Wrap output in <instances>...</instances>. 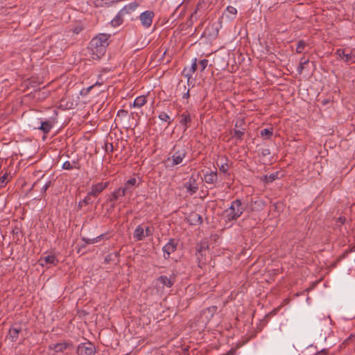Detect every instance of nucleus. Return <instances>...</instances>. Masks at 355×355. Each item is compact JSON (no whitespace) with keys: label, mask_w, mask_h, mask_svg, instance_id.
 <instances>
[{"label":"nucleus","mask_w":355,"mask_h":355,"mask_svg":"<svg viewBox=\"0 0 355 355\" xmlns=\"http://www.w3.org/2000/svg\"><path fill=\"white\" fill-rule=\"evenodd\" d=\"M185 187L187 191L191 194L195 193L198 191V186L193 175L190 177L189 181L185 184Z\"/></svg>","instance_id":"12"},{"label":"nucleus","mask_w":355,"mask_h":355,"mask_svg":"<svg viewBox=\"0 0 355 355\" xmlns=\"http://www.w3.org/2000/svg\"><path fill=\"white\" fill-rule=\"evenodd\" d=\"M236 8L232 6H228L223 13L225 17L230 21L234 20L236 18Z\"/></svg>","instance_id":"16"},{"label":"nucleus","mask_w":355,"mask_h":355,"mask_svg":"<svg viewBox=\"0 0 355 355\" xmlns=\"http://www.w3.org/2000/svg\"><path fill=\"white\" fill-rule=\"evenodd\" d=\"M51 181H47L41 189V193H45L48 188L50 187Z\"/></svg>","instance_id":"36"},{"label":"nucleus","mask_w":355,"mask_h":355,"mask_svg":"<svg viewBox=\"0 0 355 355\" xmlns=\"http://www.w3.org/2000/svg\"><path fill=\"white\" fill-rule=\"evenodd\" d=\"M309 62V60L302 58L300 59V64L297 67V71L301 73L304 69V65Z\"/></svg>","instance_id":"30"},{"label":"nucleus","mask_w":355,"mask_h":355,"mask_svg":"<svg viewBox=\"0 0 355 355\" xmlns=\"http://www.w3.org/2000/svg\"><path fill=\"white\" fill-rule=\"evenodd\" d=\"M336 54L345 62H355V54L352 51L348 53L345 49H339L336 51Z\"/></svg>","instance_id":"6"},{"label":"nucleus","mask_w":355,"mask_h":355,"mask_svg":"<svg viewBox=\"0 0 355 355\" xmlns=\"http://www.w3.org/2000/svg\"><path fill=\"white\" fill-rule=\"evenodd\" d=\"M326 354H327L326 349H322V351L316 353L315 355H326Z\"/></svg>","instance_id":"43"},{"label":"nucleus","mask_w":355,"mask_h":355,"mask_svg":"<svg viewBox=\"0 0 355 355\" xmlns=\"http://www.w3.org/2000/svg\"><path fill=\"white\" fill-rule=\"evenodd\" d=\"M208 64V60L206 59H202L199 62V67L200 68V71H203Z\"/></svg>","instance_id":"32"},{"label":"nucleus","mask_w":355,"mask_h":355,"mask_svg":"<svg viewBox=\"0 0 355 355\" xmlns=\"http://www.w3.org/2000/svg\"><path fill=\"white\" fill-rule=\"evenodd\" d=\"M197 68V58L192 60L191 65L189 67H184L182 73L187 79H192L193 74L196 71Z\"/></svg>","instance_id":"9"},{"label":"nucleus","mask_w":355,"mask_h":355,"mask_svg":"<svg viewBox=\"0 0 355 355\" xmlns=\"http://www.w3.org/2000/svg\"><path fill=\"white\" fill-rule=\"evenodd\" d=\"M69 346L66 343L52 344L49 346L50 349H53L55 352H61L64 351Z\"/></svg>","instance_id":"23"},{"label":"nucleus","mask_w":355,"mask_h":355,"mask_svg":"<svg viewBox=\"0 0 355 355\" xmlns=\"http://www.w3.org/2000/svg\"><path fill=\"white\" fill-rule=\"evenodd\" d=\"M144 234H145V237L151 235L152 231H151L150 228L148 227H146V230H144Z\"/></svg>","instance_id":"39"},{"label":"nucleus","mask_w":355,"mask_h":355,"mask_svg":"<svg viewBox=\"0 0 355 355\" xmlns=\"http://www.w3.org/2000/svg\"><path fill=\"white\" fill-rule=\"evenodd\" d=\"M5 179L6 178L4 176L0 179V184L3 185L4 184Z\"/></svg>","instance_id":"49"},{"label":"nucleus","mask_w":355,"mask_h":355,"mask_svg":"<svg viewBox=\"0 0 355 355\" xmlns=\"http://www.w3.org/2000/svg\"><path fill=\"white\" fill-rule=\"evenodd\" d=\"M109 35L101 33L93 37L89 43V52L92 59L99 60L102 58L108 45Z\"/></svg>","instance_id":"1"},{"label":"nucleus","mask_w":355,"mask_h":355,"mask_svg":"<svg viewBox=\"0 0 355 355\" xmlns=\"http://www.w3.org/2000/svg\"><path fill=\"white\" fill-rule=\"evenodd\" d=\"M21 331V327L19 326H12L9 329V338L11 341L15 342L19 338V334Z\"/></svg>","instance_id":"15"},{"label":"nucleus","mask_w":355,"mask_h":355,"mask_svg":"<svg viewBox=\"0 0 355 355\" xmlns=\"http://www.w3.org/2000/svg\"><path fill=\"white\" fill-rule=\"evenodd\" d=\"M181 119L180 123L184 126V130L185 131L189 126V123L191 121V117L189 113H183L181 115Z\"/></svg>","instance_id":"21"},{"label":"nucleus","mask_w":355,"mask_h":355,"mask_svg":"<svg viewBox=\"0 0 355 355\" xmlns=\"http://www.w3.org/2000/svg\"><path fill=\"white\" fill-rule=\"evenodd\" d=\"M189 89H187V91L183 94L182 98L183 99H188L189 98Z\"/></svg>","instance_id":"40"},{"label":"nucleus","mask_w":355,"mask_h":355,"mask_svg":"<svg viewBox=\"0 0 355 355\" xmlns=\"http://www.w3.org/2000/svg\"><path fill=\"white\" fill-rule=\"evenodd\" d=\"M326 354H327L326 349H322V351L316 353L315 355H326Z\"/></svg>","instance_id":"44"},{"label":"nucleus","mask_w":355,"mask_h":355,"mask_svg":"<svg viewBox=\"0 0 355 355\" xmlns=\"http://www.w3.org/2000/svg\"><path fill=\"white\" fill-rule=\"evenodd\" d=\"M235 126L239 127L238 122L236 123Z\"/></svg>","instance_id":"53"},{"label":"nucleus","mask_w":355,"mask_h":355,"mask_svg":"<svg viewBox=\"0 0 355 355\" xmlns=\"http://www.w3.org/2000/svg\"><path fill=\"white\" fill-rule=\"evenodd\" d=\"M138 7V3L136 2L130 3L128 5H125L119 12V14L121 15H125L128 14L134 10H136V8Z\"/></svg>","instance_id":"20"},{"label":"nucleus","mask_w":355,"mask_h":355,"mask_svg":"<svg viewBox=\"0 0 355 355\" xmlns=\"http://www.w3.org/2000/svg\"><path fill=\"white\" fill-rule=\"evenodd\" d=\"M93 87H94V85H92V86L89 87L87 88V92H89Z\"/></svg>","instance_id":"50"},{"label":"nucleus","mask_w":355,"mask_h":355,"mask_svg":"<svg viewBox=\"0 0 355 355\" xmlns=\"http://www.w3.org/2000/svg\"><path fill=\"white\" fill-rule=\"evenodd\" d=\"M103 236V235L98 236L93 239H88L83 237L82 239L85 242V244H92L97 243L100 241L101 238Z\"/></svg>","instance_id":"26"},{"label":"nucleus","mask_w":355,"mask_h":355,"mask_svg":"<svg viewBox=\"0 0 355 355\" xmlns=\"http://www.w3.org/2000/svg\"><path fill=\"white\" fill-rule=\"evenodd\" d=\"M188 221L192 225H200L202 223V218L200 214L197 213H193L189 215Z\"/></svg>","instance_id":"19"},{"label":"nucleus","mask_w":355,"mask_h":355,"mask_svg":"<svg viewBox=\"0 0 355 355\" xmlns=\"http://www.w3.org/2000/svg\"><path fill=\"white\" fill-rule=\"evenodd\" d=\"M174 284V280L171 277L165 275H161L157 279V284H161L163 287L171 288Z\"/></svg>","instance_id":"14"},{"label":"nucleus","mask_w":355,"mask_h":355,"mask_svg":"<svg viewBox=\"0 0 355 355\" xmlns=\"http://www.w3.org/2000/svg\"><path fill=\"white\" fill-rule=\"evenodd\" d=\"M187 155V149L184 147L175 146L171 153V156L167 158L168 166L173 167L182 164Z\"/></svg>","instance_id":"3"},{"label":"nucleus","mask_w":355,"mask_h":355,"mask_svg":"<svg viewBox=\"0 0 355 355\" xmlns=\"http://www.w3.org/2000/svg\"><path fill=\"white\" fill-rule=\"evenodd\" d=\"M109 183L107 182H98L96 184L92 185V190L89 193V195H92L93 196H97L100 193H101L107 187Z\"/></svg>","instance_id":"11"},{"label":"nucleus","mask_w":355,"mask_h":355,"mask_svg":"<svg viewBox=\"0 0 355 355\" xmlns=\"http://www.w3.org/2000/svg\"><path fill=\"white\" fill-rule=\"evenodd\" d=\"M112 23L114 26H119L122 23V19L120 17L117 16L112 20Z\"/></svg>","instance_id":"35"},{"label":"nucleus","mask_w":355,"mask_h":355,"mask_svg":"<svg viewBox=\"0 0 355 355\" xmlns=\"http://www.w3.org/2000/svg\"><path fill=\"white\" fill-rule=\"evenodd\" d=\"M38 123L40 125L37 128L46 134L49 133L53 128V124L50 121H43L40 120Z\"/></svg>","instance_id":"17"},{"label":"nucleus","mask_w":355,"mask_h":355,"mask_svg":"<svg viewBox=\"0 0 355 355\" xmlns=\"http://www.w3.org/2000/svg\"><path fill=\"white\" fill-rule=\"evenodd\" d=\"M83 202H82V201L79 202V205H80V206H82V205H83Z\"/></svg>","instance_id":"52"},{"label":"nucleus","mask_w":355,"mask_h":355,"mask_svg":"<svg viewBox=\"0 0 355 355\" xmlns=\"http://www.w3.org/2000/svg\"><path fill=\"white\" fill-rule=\"evenodd\" d=\"M133 236L137 241H141L145 238L144 229L141 225H138L136 227Z\"/></svg>","instance_id":"22"},{"label":"nucleus","mask_w":355,"mask_h":355,"mask_svg":"<svg viewBox=\"0 0 355 355\" xmlns=\"http://www.w3.org/2000/svg\"><path fill=\"white\" fill-rule=\"evenodd\" d=\"M146 96H139L135 99L131 107L140 108L143 105H144L146 104Z\"/></svg>","instance_id":"24"},{"label":"nucleus","mask_w":355,"mask_h":355,"mask_svg":"<svg viewBox=\"0 0 355 355\" xmlns=\"http://www.w3.org/2000/svg\"><path fill=\"white\" fill-rule=\"evenodd\" d=\"M218 180V175L216 171H211L205 174L203 180L207 184H214Z\"/></svg>","instance_id":"18"},{"label":"nucleus","mask_w":355,"mask_h":355,"mask_svg":"<svg viewBox=\"0 0 355 355\" xmlns=\"http://www.w3.org/2000/svg\"><path fill=\"white\" fill-rule=\"evenodd\" d=\"M127 114H128V112L125 110H120L117 112L118 116H126Z\"/></svg>","instance_id":"37"},{"label":"nucleus","mask_w":355,"mask_h":355,"mask_svg":"<svg viewBox=\"0 0 355 355\" xmlns=\"http://www.w3.org/2000/svg\"><path fill=\"white\" fill-rule=\"evenodd\" d=\"M260 135L262 137L270 139L272 135V129L265 128L261 130Z\"/></svg>","instance_id":"27"},{"label":"nucleus","mask_w":355,"mask_h":355,"mask_svg":"<svg viewBox=\"0 0 355 355\" xmlns=\"http://www.w3.org/2000/svg\"><path fill=\"white\" fill-rule=\"evenodd\" d=\"M40 263L42 266L49 268L50 266H56L58 263V259L55 255L49 254L41 257Z\"/></svg>","instance_id":"7"},{"label":"nucleus","mask_w":355,"mask_h":355,"mask_svg":"<svg viewBox=\"0 0 355 355\" xmlns=\"http://www.w3.org/2000/svg\"><path fill=\"white\" fill-rule=\"evenodd\" d=\"M153 355H163V354L159 352H156Z\"/></svg>","instance_id":"51"},{"label":"nucleus","mask_w":355,"mask_h":355,"mask_svg":"<svg viewBox=\"0 0 355 355\" xmlns=\"http://www.w3.org/2000/svg\"><path fill=\"white\" fill-rule=\"evenodd\" d=\"M306 46V43L303 40H300L297 44L296 52L298 53H302L304 50Z\"/></svg>","instance_id":"28"},{"label":"nucleus","mask_w":355,"mask_h":355,"mask_svg":"<svg viewBox=\"0 0 355 355\" xmlns=\"http://www.w3.org/2000/svg\"><path fill=\"white\" fill-rule=\"evenodd\" d=\"M263 155H269L270 154V150L268 149H266L263 151Z\"/></svg>","instance_id":"47"},{"label":"nucleus","mask_w":355,"mask_h":355,"mask_svg":"<svg viewBox=\"0 0 355 355\" xmlns=\"http://www.w3.org/2000/svg\"><path fill=\"white\" fill-rule=\"evenodd\" d=\"M91 195H89L85 198V199L82 201L84 204H89L90 202V196Z\"/></svg>","instance_id":"41"},{"label":"nucleus","mask_w":355,"mask_h":355,"mask_svg":"<svg viewBox=\"0 0 355 355\" xmlns=\"http://www.w3.org/2000/svg\"><path fill=\"white\" fill-rule=\"evenodd\" d=\"M217 309L218 308L216 306H211L204 309L201 312V318L205 319V320L207 322L209 321L216 313Z\"/></svg>","instance_id":"10"},{"label":"nucleus","mask_w":355,"mask_h":355,"mask_svg":"<svg viewBox=\"0 0 355 355\" xmlns=\"http://www.w3.org/2000/svg\"><path fill=\"white\" fill-rule=\"evenodd\" d=\"M228 169V166L227 164H222L220 166V171L223 172V173H225Z\"/></svg>","instance_id":"38"},{"label":"nucleus","mask_w":355,"mask_h":355,"mask_svg":"<svg viewBox=\"0 0 355 355\" xmlns=\"http://www.w3.org/2000/svg\"><path fill=\"white\" fill-rule=\"evenodd\" d=\"M105 150L107 153H112L114 150V147H113L112 144L105 143Z\"/></svg>","instance_id":"34"},{"label":"nucleus","mask_w":355,"mask_h":355,"mask_svg":"<svg viewBox=\"0 0 355 355\" xmlns=\"http://www.w3.org/2000/svg\"><path fill=\"white\" fill-rule=\"evenodd\" d=\"M139 185L138 180L135 178H132L129 179L125 184V187L123 188H127V193H132V191L130 188L132 187H137Z\"/></svg>","instance_id":"25"},{"label":"nucleus","mask_w":355,"mask_h":355,"mask_svg":"<svg viewBox=\"0 0 355 355\" xmlns=\"http://www.w3.org/2000/svg\"><path fill=\"white\" fill-rule=\"evenodd\" d=\"M193 80L192 79H187V84L189 85H192V86H193Z\"/></svg>","instance_id":"48"},{"label":"nucleus","mask_w":355,"mask_h":355,"mask_svg":"<svg viewBox=\"0 0 355 355\" xmlns=\"http://www.w3.org/2000/svg\"><path fill=\"white\" fill-rule=\"evenodd\" d=\"M177 245L175 243L173 239H171L165 245H164L162 250L164 252V257L165 259H168L170 254L176 250Z\"/></svg>","instance_id":"8"},{"label":"nucleus","mask_w":355,"mask_h":355,"mask_svg":"<svg viewBox=\"0 0 355 355\" xmlns=\"http://www.w3.org/2000/svg\"><path fill=\"white\" fill-rule=\"evenodd\" d=\"M158 118L162 121H168V124L171 123V121H169L170 116L165 112L160 113L158 116Z\"/></svg>","instance_id":"31"},{"label":"nucleus","mask_w":355,"mask_h":355,"mask_svg":"<svg viewBox=\"0 0 355 355\" xmlns=\"http://www.w3.org/2000/svg\"><path fill=\"white\" fill-rule=\"evenodd\" d=\"M76 352L78 355H94L96 348L90 342L83 343L78 345Z\"/></svg>","instance_id":"4"},{"label":"nucleus","mask_w":355,"mask_h":355,"mask_svg":"<svg viewBox=\"0 0 355 355\" xmlns=\"http://www.w3.org/2000/svg\"><path fill=\"white\" fill-rule=\"evenodd\" d=\"M338 220L341 223L343 224L345 222V218L344 217H339Z\"/></svg>","instance_id":"46"},{"label":"nucleus","mask_w":355,"mask_h":355,"mask_svg":"<svg viewBox=\"0 0 355 355\" xmlns=\"http://www.w3.org/2000/svg\"><path fill=\"white\" fill-rule=\"evenodd\" d=\"M245 129L234 130L233 133V137L236 139H241L244 135Z\"/></svg>","instance_id":"29"},{"label":"nucleus","mask_w":355,"mask_h":355,"mask_svg":"<svg viewBox=\"0 0 355 355\" xmlns=\"http://www.w3.org/2000/svg\"><path fill=\"white\" fill-rule=\"evenodd\" d=\"M82 28L80 27H76L73 29V33L78 34L81 31Z\"/></svg>","instance_id":"45"},{"label":"nucleus","mask_w":355,"mask_h":355,"mask_svg":"<svg viewBox=\"0 0 355 355\" xmlns=\"http://www.w3.org/2000/svg\"><path fill=\"white\" fill-rule=\"evenodd\" d=\"M62 168L65 170H70L73 168V166L69 161H66L62 164Z\"/></svg>","instance_id":"33"},{"label":"nucleus","mask_w":355,"mask_h":355,"mask_svg":"<svg viewBox=\"0 0 355 355\" xmlns=\"http://www.w3.org/2000/svg\"><path fill=\"white\" fill-rule=\"evenodd\" d=\"M126 193L127 188L119 187L112 192L108 200L110 202H114L117 200L120 197L124 196Z\"/></svg>","instance_id":"13"},{"label":"nucleus","mask_w":355,"mask_h":355,"mask_svg":"<svg viewBox=\"0 0 355 355\" xmlns=\"http://www.w3.org/2000/svg\"><path fill=\"white\" fill-rule=\"evenodd\" d=\"M245 207L240 200L236 199L232 202L231 205L225 210L224 217L227 221L237 220L243 213Z\"/></svg>","instance_id":"2"},{"label":"nucleus","mask_w":355,"mask_h":355,"mask_svg":"<svg viewBox=\"0 0 355 355\" xmlns=\"http://www.w3.org/2000/svg\"><path fill=\"white\" fill-rule=\"evenodd\" d=\"M155 17V13L152 10H146L140 14L139 19L141 21V25L145 28H149L153 23V18Z\"/></svg>","instance_id":"5"},{"label":"nucleus","mask_w":355,"mask_h":355,"mask_svg":"<svg viewBox=\"0 0 355 355\" xmlns=\"http://www.w3.org/2000/svg\"><path fill=\"white\" fill-rule=\"evenodd\" d=\"M276 178H277V175H275V174H274V173L270 174V175H269V179H270V180L271 182H272V181H273V180H275Z\"/></svg>","instance_id":"42"},{"label":"nucleus","mask_w":355,"mask_h":355,"mask_svg":"<svg viewBox=\"0 0 355 355\" xmlns=\"http://www.w3.org/2000/svg\"><path fill=\"white\" fill-rule=\"evenodd\" d=\"M354 251H355V248H354Z\"/></svg>","instance_id":"54"}]
</instances>
